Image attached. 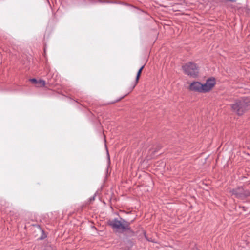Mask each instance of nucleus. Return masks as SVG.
I'll list each match as a JSON object with an SVG mask.
<instances>
[{
    "label": "nucleus",
    "instance_id": "nucleus-1",
    "mask_svg": "<svg viewBox=\"0 0 250 250\" xmlns=\"http://www.w3.org/2000/svg\"><path fill=\"white\" fill-rule=\"evenodd\" d=\"M131 222H128L120 217V220L114 218L108 221L109 225L116 232L123 233L126 231H132L130 227Z\"/></svg>",
    "mask_w": 250,
    "mask_h": 250
},
{
    "label": "nucleus",
    "instance_id": "nucleus-2",
    "mask_svg": "<svg viewBox=\"0 0 250 250\" xmlns=\"http://www.w3.org/2000/svg\"><path fill=\"white\" fill-rule=\"evenodd\" d=\"M232 110L237 115H242L250 109V101L248 99L236 101L231 105Z\"/></svg>",
    "mask_w": 250,
    "mask_h": 250
},
{
    "label": "nucleus",
    "instance_id": "nucleus-3",
    "mask_svg": "<svg viewBox=\"0 0 250 250\" xmlns=\"http://www.w3.org/2000/svg\"><path fill=\"white\" fill-rule=\"evenodd\" d=\"M184 73L193 77H196L198 74V67L196 64L188 62L182 66Z\"/></svg>",
    "mask_w": 250,
    "mask_h": 250
},
{
    "label": "nucleus",
    "instance_id": "nucleus-4",
    "mask_svg": "<svg viewBox=\"0 0 250 250\" xmlns=\"http://www.w3.org/2000/svg\"><path fill=\"white\" fill-rule=\"evenodd\" d=\"M230 192L237 198L242 199L246 196L244 189L241 187H238L236 188L233 189L230 191Z\"/></svg>",
    "mask_w": 250,
    "mask_h": 250
},
{
    "label": "nucleus",
    "instance_id": "nucleus-5",
    "mask_svg": "<svg viewBox=\"0 0 250 250\" xmlns=\"http://www.w3.org/2000/svg\"><path fill=\"white\" fill-rule=\"evenodd\" d=\"M189 89L195 92H201V83L198 82H194L191 83Z\"/></svg>",
    "mask_w": 250,
    "mask_h": 250
},
{
    "label": "nucleus",
    "instance_id": "nucleus-6",
    "mask_svg": "<svg viewBox=\"0 0 250 250\" xmlns=\"http://www.w3.org/2000/svg\"><path fill=\"white\" fill-rule=\"evenodd\" d=\"M29 81L34 84L36 85V87H43L45 85V82L42 80H38L35 78L30 79Z\"/></svg>",
    "mask_w": 250,
    "mask_h": 250
},
{
    "label": "nucleus",
    "instance_id": "nucleus-7",
    "mask_svg": "<svg viewBox=\"0 0 250 250\" xmlns=\"http://www.w3.org/2000/svg\"><path fill=\"white\" fill-rule=\"evenodd\" d=\"M206 83L208 86V90H211L215 84V79L214 78H209Z\"/></svg>",
    "mask_w": 250,
    "mask_h": 250
},
{
    "label": "nucleus",
    "instance_id": "nucleus-8",
    "mask_svg": "<svg viewBox=\"0 0 250 250\" xmlns=\"http://www.w3.org/2000/svg\"><path fill=\"white\" fill-rule=\"evenodd\" d=\"M145 67V65L142 66L140 69L139 70H138V72H137V76H136V80H135V85L133 86V88H134V87L135 86V85L138 83V81H139V80L140 78V76H141V73L142 72V71L144 69Z\"/></svg>",
    "mask_w": 250,
    "mask_h": 250
},
{
    "label": "nucleus",
    "instance_id": "nucleus-9",
    "mask_svg": "<svg viewBox=\"0 0 250 250\" xmlns=\"http://www.w3.org/2000/svg\"><path fill=\"white\" fill-rule=\"evenodd\" d=\"M210 90H208V86L206 83L203 84L201 83V92H207Z\"/></svg>",
    "mask_w": 250,
    "mask_h": 250
},
{
    "label": "nucleus",
    "instance_id": "nucleus-10",
    "mask_svg": "<svg viewBox=\"0 0 250 250\" xmlns=\"http://www.w3.org/2000/svg\"><path fill=\"white\" fill-rule=\"evenodd\" d=\"M220 2L226 3L228 1H231L232 2H235L236 1L235 0H218Z\"/></svg>",
    "mask_w": 250,
    "mask_h": 250
},
{
    "label": "nucleus",
    "instance_id": "nucleus-11",
    "mask_svg": "<svg viewBox=\"0 0 250 250\" xmlns=\"http://www.w3.org/2000/svg\"><path fill=\"white\" fill-rule=\"evenodd\" d=\"M124 98V97H122L121 98H120V99H118L116 100V102H118V101H120L122 99H123Z\"/></svg>",
    "mask_w": 250,
    "mask_h": 250
},
{
    "label": "nucleus",
    "instance_id": "nucleus-12",
    "mask_svg": "<svg viewBox=\"0 0 250 250\" xmlns=\"http://www.w3.org/2000/svg\"><path fill=\"white\" fill-rule=\"evenodd\" d=\"M107 154L108 157L109 158V153H108V151L107 150Z\"/></svg>",
    "mask_w": 250,
    "mask_h": 250
},
{
    "label": "nucleus",
    "instance_id": "nucleus-13",
    "mask_svg": "<svg viewBox=\"0 0 250 250\" xmlns=\"http://www.w3.org/2000/svg\"><path fill=\"white\" fill-rule=\"evenodd\" d=\"M94 200V197H93L92 198H90V201Z\"/></svg>",
    "mask_w": 250,
    "mask_h": 250
}]
</instances>
